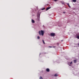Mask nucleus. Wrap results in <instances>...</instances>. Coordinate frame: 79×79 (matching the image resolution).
<instances>
[{"label": "nucleus", "instance_id": "obj_8", "mask_svg": "<svg viewBox=\"0 0 79 79\" xmlns=\"http://www.w3.org/2000/svg\"><path fill=\"white\" fill-rule=\"evenodd\" d=\"M77 39H79V35H77Z\"/></svg>", "mask_w": 79, "mask_h": 79}, {"label": "nucleus", "instance_id": "obj_10", "mask_svg": "<svg viewBox=\"0 0 79 79\" xmlns=\"http://www.w3.org/2000/svg\"><path fill=\"white\" fill-rule=\"evenodd\" d=\"M37 39H40V37L39 36H38L37 37Z\"/></svg>", "mask_w": 79, "mask_h": 79}, {"label": "nucleus", "instance_id": "obj_16", "mask_svg": "<svg viewBox=\"0 0 79 79\" xmlns=\"http://www.w3.org/2000/svg\"><path fill=\"white\" fill-rule=\"evenodd\" d=\"M73 64V62H70V64Z\"/></svg>", "mask_w": 79, "mask_h": 79}, {"label": "nucleus", "instance_id": "obj_4", "mask_svg": "<svg viewBox=\"0 0 79 79\" xmlns=\"http://www.w3.org/2000/svg\"><path fill=\"white\" fill-rule=\"evenodd\" d=\"M51 8V7H48L46 8V10L47 11V10H48L49 9H50Z\"/></svg>", "mask_w": 79, "mask_h": 79}, {"label": "nucleus", "instance_id": "obj_18", "mask_svg": "<svg viewBox=\"0 0 79 79\" xmlns=\"http://www.w3.org/2000/svg\"><path fill=\"white\" fill-rule=\"evenodd\" d=\"M49 47H50V48H52V47L51 46H49Z\"/></svg>", "mask_w": 79, "mask_h": 79}, {"label": "nucleus", "instance_id": "obj_7", "mask_svg": "<svg viewBox=\"0 0 79 79\" xmlns=\"http://www.w3.org/2000/svg\"><path fill=\"white\" fill-rule=\"evenodd\" d=\"M73 61H74V62L75 63H76V62H77V61L76 60H74Z\"/></svg>", "mask_w": 79, "mask_h": 79}, {"label": "nucleus", "instance_id": "obj_9", "mask_svg": "<svg viewBox=\"0 0 79 79\" xmlns=\"http://www.w3.org/2000/svg\"><path fill=\"white\" fill-rule=\"evenodd\" d=\"M73 2H76V0H73Z\"/></svg>", "mask_w": 79, "mask_h": 79}, {"label": "nucleus", "instance_id": "obj_17", "mask_svg": "<svg viewBox=\"0 0 79 79\" xmlns=\"http://www.w3.org/2000/svg\"><path fill=\"white\" fill-rule=\"evenodd\" d=\"M54 0L55 2H56L57 1V0Z\"/></svg>", "mask_w": 79, "mask_h": 79}, {"label": "nucleus", "instance_id": "obj_14", "mask_svg": "<svg viewBox=\"0 0 79 79\" xmlns=\"http://www.w3.org/2000/svg\"><path fill=\"white\" fill-rule=\"evenodd\" d=\"M45 8H43V9H41V10H45Z\"/></svg>", "mask_w": 79, "mask_h": 79}, {"label": "nucleus", "instance_id": "obj_19", "mask_svg": "<svg viewBox=\"0 0 79 79\" xmlns=\"http://www.w3.org/2000/svg\"><path fill=\"white\" fill-rule=\"evenodd\" d=\"M63 13L65 14V13H66V12H63Z\"/></svg>", "mask_w": 79, "mask_h": 79}, {"label": "nucleus", "instance_id": "obj_20", "mask_svg": "<svg viewBox=\"0 0 79 79\" xmlns=\"http://www.w3.org/2000/svg\"><path fill=\"white\" fill-rule=\"evenodd\" d=\"M78 46H79V43H78Z\"/></svg>", "mask_w": 79, "mask_h": 79}, {"label": "nucleus", "instance_id": "obj_11", "mask_svg": "<svg viewBox=\"0 0 79 79\" xmlns=\"http://www.w3.org/2000/svg\"><path fill=\"white\" fill-rule=\"evenodd\" d=\"M54 76L56 77L58 76V74H56L54 75Z\"/></svg>", "mask_w": 79, "mask_h": 79}, {"label": "nucleus", "instance_id": "obj_2", "mask_svg": "<svg viewBox=\"0 0 79 79\" xmlns=\"http://www.w3.org/2000/svg\"><path fill=\"white\" fill-rule=\"evenodd\" d=\"M55 34L54 33H51L50 35L51 37H53L55 36Z\"/></svg>", "mask_w": 79, "mask_h": 79}, {"label": "nucleus", "instance_id": "obj_22", "mask_svg": "<svg viewBox=\"0 0 79 79\" xmlns=\"http://www.w3.org/2000/svg\"><path fill=\"white\" fill-rule=\"evenodd\" d=\"M61 41H62V42H63V40H62Z\"/></svg>", "mask_w": 79, "mask_h": 79}, {"label": "nucleus", "instance_id": "obj_12", "mask_svg": "<svg viewBox=\"0 0 79 79\" xmlns=\"http://www.w3.org/2000/svg\"><path fill=\"white\" fill-rule=\"evenodd\" d=\"M68 5V6H69V8H71V7L70 6H69V3L67 4Z\"/></svg>", "mask_w": 79, "mask_h": 79}, {"label": "nucleus", "instance_id": "obj_6", "mask_svg": "<svg viewBox=\"0 0 79 79\" xmlns=\"http://www.w3.org/2000/svg\"><path fill=\"white\" fill-rule=\"evenodd\" d=\"M31 22H32V23H35V21L33 19L31 20Z\"/></svg>", "mask_w": 79, "mask_h": 79}, {"label": "nucleus", "instance_id": "obj_21", "mask_svg": "<svg viewBox=\"0 0 79 79\" xmlns=\"http://www.w3.org/2000/svg\"><path fill=\"white\" fill-rule=\"evenodd\" d=\"M63 4H64V2L63 3Z\"/></svg>", "mask_w": 79, "mask_h": 79}, {"label": "nucleus", "instance_id": "obj_13", "mask_svg": "<svg viewBox=\"0 0 79 79\" xmlns=\"http://www.w3.org/2000/svg\"><path fill=\"white\" fill-rule=\"evenodd\" d=\"M42 41H43V44H45V42L44 41V40H43Z\"/></svg>", "mask_w": 79, "mask_h": 79}, {"label": "nucleus", "instance_id": "obj_15", "mask_svg": "<svg viewBox=\"0 0 79 79\" xmlns=\"http://www.w3.org/2000/svg\"><path fill=\"white\" fill-rule=\"evenodd\" d=\"M40 79H43V78H42V77H40Z\"/></svg>", "mask_w": 79, "mask_h": 79}, {"label": "nucleus", "instance_id": "obj_5", "mask_svg": "<svg viewBox=\"0 0 79 79\" xmlns=\"http://www.w3.org/2000/svg\"><path fill=\"white\" fill-rule=\"evenodd\" d=\"M46 71H47V72H49V71H50V69H49L48 68L47 69Z\"/></svg>", "mask_w": 79, "mask_h": 79}, {"label": "nucleus", "instance_id": "obj_3", "mask_svg": "<svg viewBox=\"0 0 79 79\" xmlns=\"http://www.w3.org/2000/svg\"><path fill=\"white\" fill-rule=\"evenodd\" d=\"M37 16L38 17V20H39V19H40V14H37Z\"/></svg>", "mask_w": 79, "mask_h": 79}, {"label": "nucleus", "instance_id": "obj_1", "mask_svg": "<svg viewBox=\"0 0 79 79\" xmlns=\"http://www.w3.org/2000/svg\"><path fill=\"white\" fill-rule=\"evenodd\" d=\"M39 33L40 35H42V36H43V35H44V31L43 30H41V31H39Z\"/></svg>", "mask_w": 79, "mask_h": 79}]
</instances>
